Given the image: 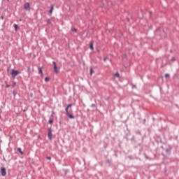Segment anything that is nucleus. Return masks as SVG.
Returning a JSON list of instances; mask_svg holds the SVG:
<instances>
[{"mask_svg": "<svg viewBox=\"0 0 179 179\" xmlns=\"http://www.w3.org/2000/svg\"><path fill=\"white\" fill-rule=\"evenodd\" d=\"M65 111L67 117H69L70 120H73L75 118V116H73V115L69 113V108H68L67 106L65 108Z\"/></svg>", "mask_w": 179, "mask_h": 179, "instance_id": "1", "label": "nucleus"}, {"mask_svg": "<svg viewBox=\"0 0 179 179\" xmlns=\"http://www.w3.org/2000/svg\"><path fill=\"white\" fill-rule=\"evenodd\" d=\"M20 71L17 70L13 69L11 71L12 78H16V76H17V75H20Z\"/></svg>", "mask_w": 179, "mask_h": 179, "instance_id": "2", "label": "nucleus"}, {"mask_svg": "<svg viewBox=\"0 0 179 179\" xmlns=\"http://www.w3.org/2000/svg\"><path fill=\"white\" fill-rule=\"evenodd\" d=\"M52 65L55 73H59V69H58V67L57 66V63H55V62H52Z\"/></svg>", "mask_w": 179, "mask_h": 179, "instance_id": "3", "label": "nucleus"}, {"mask_svg": "<svg viewBox=\"0 0 179 179\" xmlns=\"http://www.w3.org/2000/svg\"><path fill=\"white\" fill-rule=\"evenodd\" d=\"M48 139H50V141H51V139H52V131H51V129H48Z\"/></svg>", "mask_w": 179, "mask_h": 179, "instance_id": "4", "label": "nucleus"}, {"mask_svg": "<svg viewBox=\"0 0 179 179\" xmlns=\"http://www.w3.org/2000/svg\"><path fill=\"white\" fill-rule=\"evenodd\" d=\"M1 174L2 177H5V176H6V169H5L4 167H2L1 169Z\"/></svg>", "mask_w": 179, "mask_h": 179, "instance_id": "5", "label": "nucleus"}, {"mask_svg": "<svg viewBox=\"0 0 179 179\" xmlns=\"http://www.w3.org/2000/svg\"><path fill=\"white\" fill-rule=\"evenodd\" d=\"M24 9H25V10H30V3H26L24 5Z\"/></svg>", "mask_w": 179, "mask_h": 179, "instance_id": "6", "label": "nucleus"}, {"mask_svg": "<svg viewBox=\"0 0 179 179\" xmlns=\"http://www.w3.org/2000/svg\"><path fill=\"white\" fill-rule=\"evenodd\" d=\"M38 73H39V75H41V76H43V67H39V68H38Z\"/></svg>", "mask_w": 179, "mask_h": 179, "instance_id": "7", "label": "nucleus"}, {"mask_svg": "<svg viewBox=\"0 0 179 179\" xmlns=\"http://www.w3.org/2000/svg\"><path fill=\"white\" fill-rule=\"evenodd\" d=\"M52 10H54V6L52 5L51 7H50V10H49V13L50 15H52Z\"/></svg>", "mask_w": 179, "mask_h": 179, "instance_id": "8", "label": "nucleus"}, {"mask_svg": "<svg viewBox=\"0 0 179 179\" xmlns=\"http://www.w3.org/2000/svg\"><path fill=\"white\" fill-rule=\"evenodd\" d=\"M90 48L93 51L94 50V48H93V42H91L90 44Z\"/></svg>", "mask_w": 179, "mask_h": 179, "instance_id": "9", "label": "nucleus"}, {"mask_svg": "<svg viewBox=\"0 0 179 179\" xmlns=\"http://www.w3.org/2000/svg\"><path fill=\"white\" fill-rule=\"evenodd\" d=\"M48 124H54V120H52V118L50 117V120H49Z\"/></svg>", "mask_w": 179, "mask_h": 179, "instance_id": "10", "label": "nucleus"}, {"mask_svg": "<svg viewBox=\"0 0 179 179\" xmlns=\"http://www.w3.org/2000/svg\"><path fill=\"white\" fill-rule=\"evenodd\" d=\"M17 152H19V153H20V155H23V151H22V148H17Z\"/></svg>", "mask_w": 179, "mask_h": 179, "instance_id": "11", "label": "nucleus"}, {"mask_svg": "<svg viewBox=\"0 0 179 179\" xmlns=\"http://www.w3.org/2000/svg\"><path fill=\"white\" fill-rule=\"evenodd\" d=\"M13 27H14V29H15V30L16 31V30H17V29L19 28V26H17V24H13Z\"/></svg>", "mask_w": 179, "mask_h": 179, "instance_id": "12", "label": "nucleus"}, {"mask_svg": "<svg viewBox=\"0 0 179 179\" xmlns=\"http://www.w3.org/2000/svg\"><path fill=\"white\" fill-rule=\"evenodd\" d=\"M46 23H47V24H51V20L48 19V20H46Z\"/></svg>", "mask_w": 179, "mask_h": 179, "instance_id": "13", "label": "nucleus"}, {"mask_svg": "<svg viewBox=\"0 0 179 179\" xmlns=\"http://www.w3.org/2000/svg\"><path fill=\"white\" fill-rule=\"evenodd\" d=\"M115 76L116 78H120V73L117 72L116 73H115Z\"/></svg>", "mask_w": 179, "mask_h": 179, "instance_id": "14", "label": "nucleus"}, {"mask_svg": "<svg viewBox=\"0 0 179 179\" xmlns=\"http://www.w3.org/2000/svg\"><path fill=\"white\" fill-rule=\"evenodd\" d=\"M45 82H50V78L45 77Z\"/></svg>", "mask_w": 179, "mask_h": 179, "instance_id": "15", "label": "nucleus"}, {"mask_svg": "<svg viewBox=\"0 0 179 179\" xmlns=\"http://www.w3.org/2000/svg\"><path fill=\"white\" fill-rule=\"evenodd\" d=\"M71 31H75L76 33V31H78V29H76V28H71Z\"/></svg>", "mask_w": 179, "mask_h": 179, "instance_id": "16", "label": "nucleus"}, {"mask_svg": "<svg viewBox=\"0 0 179 179\" xmlns=\"http://www.w3.org/2000/svg\"><path fill=\"white\" fill-rule=\"evenodd\" d=\"M15 86H16V82L13 81V85H12V87H15Z\"/></svg>", "mask_w": 179, "mask_h": 179, "instance_id": "17", "label": "nucleus"}, {"mask_svg": "<svg viewBox=\"0 0 179 179\" xmlns=\"http://www.w3.org/2000/svg\"><path fill=\"white\" fill-rule=\"evenodd\" d=\"M90 75H93V68H90Z\"/></svg>", "mask_w": 179, "mask_h": 179, "instance_id": "18", "label": "nucleus"}, {"mask_svg": "<svg viewBox=\"0 0 179 179\" xmlns=\"http://www.w3.org/2000/svg\"><path fill=\"white\" fill-rule=\"evenodd\" d=\"M131 87H132V89H136V85L132 84Z\"/></svg>", "mask_w": 179, "mask_h": 179, "instance_id": "19", "label": "nucleus"}, {"mask_svg": "<svg viewBox=\"0 0 179 179\" xmlns=\"http://www.w3.org/2000/svg\"><path fill=\"white\" fill-rule=\"evenodd\" d=\"M67 107H68V108H71V107H72V104L70 103V104L67 105Z\"/></svg>", "mask_w": 179, "mask_h": 179, "instance_id": "20", "label": "nucleus"}, {"mask_svg": "<svg viewBox=\"0 0 179 179\" xmlns=\"http://www.w3.org/2000/svg\"><path fill=\"white\" fill-rule=\"evenodd\" d=\"M54 114H55V113H54V111H52V115H50V118H52V117H54Z\"/></svg>", "mask_w": 179, "mask_h": 179, "instance_id": "21", "label": "nucleus"}, {"mask_svg": "<svg viewBox=\"0 0 179 179\" xmlns=\"http://www.w3.org/2000/svg\"><path fill=\"white\" fill-rule=\"evenodd\" d=\"M166 153H170V149H169V148L166 149Z\"/></svg>", "mask_w": 179, "mask_h": 179, "instance_id": "22", "label": "nucleus"}, {"mask_svg": "<svg viewBox=\"0 0 179 179\" xmlns=\"http://www.w3.org/2000/svg\"><path fill=\"white\" fill-rule=\"evenodd\" d=\"M165 78H170V74H165Z\"/></svg>", "mask_w": 179, "mask_h": 179, "instance_id": "23", "label": "nucleus"}, {"mask_svg": "<svg viewBox=\"0 0 179 179\" xmlns=\"http://www.w3.org/2000/svg\"><path fill=\"white\" fill-rule=\"evenodd\" d=\"M91 107H92V108H94V107H96V104L92 103V104L91 105Z\"/></svg>", "mask_w": 179, "mask_h": 179, "instance_id": "24", "label": "nucleus"}, {"mask_svg": "<svg viewBox=\"0 0 179 179\" xmlns=\"http://www.w3.org/2000/svg\"><path fill=\"white\" fill-rule=\"evenodd\" d=\"M6 88H9V87H10V85H8V84H7V85H6Z\"/></svg>", "mask_w": 179, "mask_h": 179, "instance_id": "25", "label": "nucleus"}, {"mask_svg": "<svg viewBox=\"0 0 179 179\" xmlns=\"http://www.w3.org/2000/svg\"><path fill=\"white\" fill-rule=\"evenodd\" d=\"M47 160H51V157H46Z\"/></svg>", "mask_w": 179, "mask_h": 179, "instance_id": "26", "label": "nucleus"}, {"mask_svg": "<svg viewBox=\"0 0 179 179\" xmlns=\"http://www.w3.org/2000/svg\"><path fill=\"white\" fill-rule=\"evenodd\" d=\"M103 61H104V62H106V61H107V57H104Z\"/></svg>", "mask_w": 179, "mask_h": 179, "instance_id": "27", "label": "nucleus"}, {"mask_svg": "<svg viewBox=\"0 0 179 179\" xmlns=\"http://www.w3.org/2000/svg\"><path fill=\"white\" fill-rule=\"evenodd\" d=\"M102 6H104V0H102Z\"/></svg>", "mask_w": 179, "mask_h": 179, "instance_id": "28", "label": "nucleus"}, {"mask_svg": "<svg viewBox=\"0 0 179 179\" xmlns=\"http://www.w3.org/2000/svg\"><path fill=\"white\" fill-rule=\"evenodd\" d=\"M171 61H173V62L176 61V58L173 57V58L171 59Z\"/></svg>", "mask_w": 179, "mask_h": 179, "instance_id": "29", "label": "nucleus"}, {"mask_svg": "<svg viewBox=\"0 0 179 179\" xmlns=\"http://www.w3.org/2000/svg\"><path fill=\"white\" fill-rule=\"evenodd\" d=\"M111 162L110 161V159L106 160V163H110Z\"/></svg>", "mask_w": 179, "mask_h": 179, "instance_id": "30", "label": "nucleus"}, {"mask_svg": "<svg viewBox=\"0 0 179 179\" xmlns=\"http://www.w3.org/2000/svg\"><path fill=\"white\" fill-rule=\"evenodd\" d=\"M1 19H2V20H3V19H4L3 15H1Z\"/></svg>", "mask_w": 179, "mask_h": 179, "instance_id": "31", "label": "nucleus"}, {"mask_svg": "<svg viewBox=\"0 0 179 179\" xmlns=\"http://www.w3.org/2000/svg\"><path fill=\"white\" fill-rule=\"evenodd\" d=\"M7 1H9V0H7Z\"/></svg>", "mask_w": 179, "mask_h": 179, "instance_id": "32", "label": "nucleus"}]
</instances>
